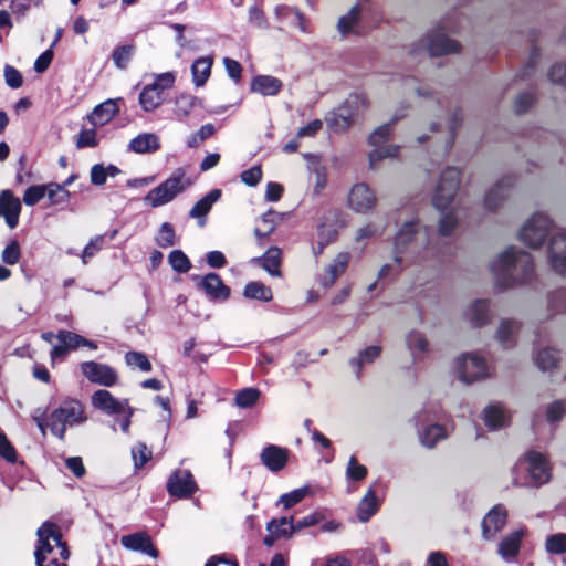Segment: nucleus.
Instances as JSON below:
<instances>
[{"label":"nucleus","mask_w":566,"mask_h":566,"mask_svg":"<svg viewBox=\"0 0 566 566\" xmlns=\"http://www.w3.org/2000/svg\"><path fill=\"white\" fill-rule=\"evenodd\" d=\"M367 4H369V0H358L347 14L339 18L337 23L339 33L346 35L353 32L354 27L359 22L360 14Z\"/></svg>","instance_id":"obj_28"},{"label":"nucleus","mask_w":566,"mask_h":566,"mask_svg":"<svg viewBox=\"0 0 566 566\" xmlns=\"http://www.w3.org/2000/svg\"><path fill=\"white\" fill-rule=\"evenodd\" d=\"M176 73L175 72H165L155 75V81L151 83L157 90L164 93L165 90H169L175 85Z\"/></svg>","instance_id":"obj_59"},{"label":"nucleus","mask_w":566,"mask_h":566,"mask_svg":"<svg viewBox=\"0 0 566 566\" xmlns=\"http://www.w3.org/2000/svg\"><path fill=\"white\" fill-rule=\"evenodd\" d=\"M92 406L107 416H118L130 405L128 399H118L106 389H98L91 396Z\"/></svg>","instance_id":"obj_11"},{"label":"nucleus","mask_w":566,"mask_h":566,"mask_svg":"<svg viewBox=\"0 0 566 566\" xmlns=\"http://www.w3.org/2000/svg\"><path fill=\"white\" fill-rule=\"evenodd\" d=\"M422 46L431 56H439L455 53L460 50V44L449 39L442 31H436L423 40Z\"/></svg>","instance_id":"obj_14"},{"label":"nucleus","mask_w":566,"mask_h":566,"mask_svg":"<svg viewBox=\"0 0 566 566\" xmlns=\"http://www.w3.org/2000/svg\"><path fill=\"white\" fill-rule=\"evenodd\" d=\"M447 438L443 427L439 424L427 426L423 430H419L420 443L426 448H433L438 441Z\"/></svg>","instance_id":"obj_38"},{"label":"nucleus","mask_w":566,"mask_h":566,"mask_svg":"<svg viewBox=\"0 0 566 566\" xmlns=\"http://www.w3.org/2000/svg\"><path fill=\"white\" fill-rule=\"evenodd\" d=\"M526 530L520 528L503 537L497 547L499 555L506 562L515 558L521 548V542L525 536Z\"/></svg>","instance_id":"obj_23"},{"label":"nucleus","mask_w":566,"mask_h":566,"mask_svg":"<svg viewBox=\"0 0 566 566\" xmlns=\"http://www.w3.org/2000/svg\"><path fill=\"white\" fill-rule=\"evenodd\" d=\"M380 346H369L358 353L357 357L350 359L349 364L356 377H360L364 365L374 363L380 355Z\"/></svg>","instance_id":"obj_34"},{"label":"nucleus","mask_w":566,"mask_h":566,"mask_svg":"<svg viewBox=\"0 0 566 566\" xmlns=\"http://www.w3.org/2000/svg\"><path fill=\"white\" fill-rule=\"evenodd\" d=\"M463 316L473 327H483L491 323L493 312L488 300H475L465 308Z\"/></svg>","instance_id":"obj_15"},{"label":"nucleus","mask_w":566,"mask_h":566,"mask_svg":"<svg viewBox=\"0 0 566 566\" xmlns=\"http://www.w3.org/2000/svg\"><path fill=\"white\" fill-rule=\"evenodd\" d=\"M0 457L8 462L14 463L17 461V452L8 440L7 436L0 431Z\"/></svg>","instance_id":"obj_63"},{"label":"nucleus","mask_w":566,"mask_h":566,"mask_svg":"<svg viewBox=\"0 0 566 566\" xmlns=\"http://www.w3.org/2000/svg\"><path fill=\"white\" fill-rule=\"evenodd\" d=\"M213 59L211 56H201L193 61L191 65L192 81L196 86H202L211 74Z\"/></svg>","instance_id":"obj_31"},{"label":"nucleus","mask_w":566,"mask_h":566,"mask_svg":"<svg viewBox=\"0 0 566 566\" xmlns=\"http://www.w3.org/2000/svg\"><path fill=\"white\" fill-rule=\"evenodd\" d=\"M566 413V403L563 400H556L547 407L546 417L549 422L559 421Z\"/></svg>","instance_id":"obj_62"},{"label":"nucleus","mask_w":566,"mask_h":566,"mask_svg":"<svg viewBox=\"0 0 566 566\" xmlns=\"http://www.w3.org/2000/svg\"><path fill=\"white\" fill-rule=\"evenodd\" d=\"M133 53H134V45H132V44L116 48L112 54L114 64L118 69L124 70L127 66Z\"/></svg>","instance_id":"obj_51"},{"label":"nucleus","mask_w":566,"mask_h":566,"mask_svg":"<svg viewBox=\"0 0 566 566\" xmlns=\"http://www.w3.org/2000/svg\"><path fill=\"white\" fill-rule=\"evenodd\" d=\"M506 511L501 505H495L489 511L482 521V535L485 539H492L506 524Z\"/></svg>","instance_id":"obj_19"},{"label":"nucleus","mask_w":566,"mask_h":566,"mask_svg":"<svg viewBox=\"0 0 566 566\" xmlns=\"http://www.w3.org/2000/svg\"><path fill=\"white\" fill-rule=\"evenodd\" d=\"M81 370L91 382L104 387H112L118 380L116 370L105 364L85 361L81 365Z\"/></svg>","instance_id":"obj_12"},{"label":"nucleus","mask_w":566,"mask_h":566,"mask_svg":"<svg viewBox=\"0 0 566 566\" xmlns=\"http://www.w3.org/2000/svg\"><path fill=\"white\" fill-rule=\"evenodd\" d=\"M281 80L271 75H259L251 82V91L263 96H274L281 91Z\"/></svg>","instance_id":"obj_29"},{"label":"nucleus","mask_w":566,"mask_h":566,"mask_svg":"<svg viewBox=\"0 0 566 566\" xmlns=\"http://www.w3.org/2000/svg\"><path fill=\"white\" fill-rule=\"evenodd\" d=\"M497 286L510 289L530 284L534 280V262L530 253L507 248L490 264Z\"/></svg>","instance_id":"obj_2"},{"label":"nucleus","mask_w":566,"mask_h":566,"mask_svg":"<svg viewBox=\"0 0 566 566\" xmlns=\"http://www.w3.org/2000/svg\"><path fill=\"white\" fill-rule=\"evenodd\" d=\"M46 193V187L44 185L31 186L27 188L23 195V202L27 206L36 205Z\"/></svg>","instance_id":"obj_56"},{"label":"nucleus","mask_w":566,"mask_h":566,"mask_svg":"<svg viewBox=\"0 0 566 566\" xmlns=\"http://www.w3.org/2000/svg\"><path fill=\"white\" fill-rule=\"evenodd\" d=\"M125 361L128 366L136 367L140 369L142 371H150L151 370V364L147 356L139 352H128L125 355Z\"/></svg>","instance_id":"obj_52"},{"label":"nucleus","mask_w":566,"mask_h":566,"mask_svg":"<svg viewBox=\"0 0 566 566\" xmlns=\"http://www.w3.org/2000/svg\"><path fill=\"white\" fill-rule=\"evenodd\" d=\"M512 186L513 180L511 177H504L501 180H499L485 195V208L490 211L500 208L502 203L506 200Z\"/></svg>","instance_id":"obj_20"},{"label":"nucleus","mask_w":566,"mask_h":566,"mask_svg":"<svg viewBox=\"0 0 566 566\" xmlns=\"http://www.w3.org/2000/svg\"><path fill=\"white\" fill-rule=\"evenodd\" d=\"M132 457L134 460L135 468H143L148 460L151 458V451L148 450L147 446L138 442L132 449Z\"/></svg>","instance_id":"obj_54"},{"label":"nucleus","mask_w":566,"mask_h":566,"mask_svg":"<svg viewBox=\"0 0 566 566\" xmlns=\"http://www.w3.org/2000/svg\"><path fill=\"white\" fill-rule=\"evenodd\" d=\"M548 308L553 314H566V289H559L549 294Z\"/></svg>","instance_id":"obj_47"},{"label":"nucleus","mask_w":566,"mask_h":566,"mask_svg":"<svg viewBox=\"0 0 566 566\" xmlns=\"http://www.w3.org/2000/svg\"><path fill=\"white\" fill-rule=\"evenodd\" d=\"M192 185L184 168L176 169L169 178L151 189L144 198L147 206L158 208L172 201Z\"/></svg>","instance_id":"obj_5"},{"label":"nucleus","mask_w":566,"mask_h":566,"mask_svg":"<svg viewBox=\"0 0 566 566\" xmlns=\"http://www.w3.org/2000/svg\"><path fill=\"white\" fill-rule=\"evenodd\" d=\"M119 107L116 99H107L94 107L87 115V120L95 127H101L109 123L118 113Z\"/></svg>","instance_id":"obj_24"},{"label":"nucleus","mask_w":566,"mask_h":566,"mask_svg":"<svg viewBox=\"0 0 566 566\" xmlns=\"http://www.w3.org/2000/svg\"><path fill=\"white\" fill-rule=\"evenodd\" d=\"M368 105L367 97L361 93H354L348 96L345 101L344 106L340 108V113L336 120H342V127L347 128L355 115L360 108H365Z\"/></svg>","instance_id":"obj_22"},{"label":"nucleus","mask_w":566,"mask_h":566,"mask_svg":"<svg viewBox=\"0 0 566 566\" xmlns=\"http://www.w3.org/2000/svg\"><path fill=\"white\" fill-rule=\"evenodd\" d=\"M164 96L151 84L146 85L139 93V104L145 112H153L161 105Z\"/></svg>","instance_id":"obj_37"},{"label":"nucleus","mask_w":566,"mask_h":566,"mask_svg":"<svg viewBox=\"0 0 566 566\" xmlns=\"http://www.w3.org/2000/svg\"><path fill=\"white\" fill-rule=\"evenodd\" d=\"M160 148V139L154 133H143L134 137L128 144V150L135 154L155 153Z\"/></svg>","instance_id":"obj_27"},{"label":"nucleus","mask_w":566,"mask_h":566,"mask_svg":"<svg viewBox=\"0 0 566 566\" xmlns=\"http://www.w3.org/2000/svg\"><path fill=\"white\" fill-rule=\"evenodd\" d=\"M260 458L270 471L279 472L286 465L289 452L282 447L270 444L262 450Z\"/></svg>","instance_id":"obj_21"},{"label":"nucleus","mask_w":566,"mask_h":566,"mask_svg":"<svg viewBox=\"0 0 566 566\" xmlns=\"http://www.w3.org/2000/svg\"><path fill=\"white\" fill-rule=\"evenodd\" d=\"M38 546L34 552L36 566H66L70 553L62 541L60 527L51 522L43 523L38 532Z\"/></svg>","instance_id":"obj_4"},{"label":"nucleus","mask_w":566,"mask_h":566,"mask_svg":"<svg viewBox=\"0 0 566 566\" xmlns=\"http://www.w3.org/2000/svg\"><path fill=\"white\" fill-rule=\"evenodd\" d=\"M367 468L359 464L357 458L352 455L346 468V476L352 481H363L367 476Z\"/></svg>","instance_id":"obj_50"},{"label":"nucleus","mask_w":566,"mask_h":566,"mask_svg":"<svg viewBox=\"0 0 566 566\" xmlns=\"http://www.w3.org/2000/svg\"><path fill=\"white\" fill-rule=\"evenodd\" d=\"M391 134V125L385 124L376 128L369 136V144L375 147L369 153L368 160L371 169L376 168V164L384 158L395 157L398 153V146H382L389 139Z\"/></svg>","instance_id":"obj_10"},{"label":"nucleus","mask_w":566,"mask_h":566,"mask_svg":"<svg viewBox=\"0 0 566 566\" xmlns=\"http://www.w3.org/2000/svg\"><path fill=\"white\" fill-rule=\"evenodd\" d=\"M312 492L310 486H302L300 489H295L289 493L282 494L279 499V504H282L285 510L291 509L301 501H303Z\"/></svg>","instance_id":"obj_43"},{"label":"nucleus","mask_w":566,"mask_h":566,"mask_svg":"<svg viewBox=\"0 0 566 566\" xmlns=\"http://www.w3.org/2000/svg\"><path fill=\"white\" fill-rule=\"evenodd\" d=\"M196 490V482L188 470L174 472L167 481V491L172 496L189 497Z\"/></svg>","instance_id":"obj_13"},{"label":"nucleus","mask_w":566,"mask_h":566,"mask_svg":"<svg viewBox=\"0 0 566 566\" xmlns=\"http://www.w3.org/2000/svg\"><path fill=\"white\" fill-rule=\"evenodd\" d=\"M261 178L262 170L260 166L251 167L241 174V181L250 187L256 186L261 181Z\"/></svg>","instance_id":"obj_64"},{"label":"nucleus","mask_w":566,"mask_h":566,"mask_svg":"<svg viewBox=\"0 0 566 566\" xmlns=\"http://www.w3.org/2000/svg\"><path fill=\"white\" fill-rule=\"evenodd\" d=\"M195 106V97L190 94L181 93L175 98L174 114L178 119L188 117Z\"/></svg>","instance_id":"obj_42"},{"label":"nucleus","mask_w":566,"mask_h":566,"mask_svg":"<svg viewBox=\"0 0 566 566\" xmlns=\"http://www.w3.org/2000/svg\"><path fill=\"white\" fill-rule=\"evenodd\" d=\"M552 234L548 259L552 268L559 274L566 275V232L556 230L552 220L544 213H534L522 226L518 238L532 249H538Z\"/></svg>","instance_id":"obj_1"},{"label":"nucleus","mask_w":566,"mask_h":566,"mask_svg":"<svg viewBox=\"0 0 566 566\" xmlns=\"http://www.w3.org/2000/svg\"><path fill=\"white\" fill-rule=\"evenodd\" d=\"M221 197V190L213 189L202 197L189 211V216L195 219H201L207 216L211 210L213 203H216Z\"/></svg>","instance_id":"obj_36"},{"label":"nucleus","mask_w":566,"mask_h":566,"mask_svg":"<svg viewBox=\"0 0 566 566\" xmlns=\"http://www.w3.org/2000/svg\"><path fill=\"white\" fill-rule=\"evenodd\" d=\"M46 187V193L51 205L64 203L70 198V192L59 184H49Z\"/></svg>","instance_id":"obj_48"},{"label":"nucleus","mask_w":566,"mask_h":566,"mask_svg":"<svg viewBox=\"0 0 566 566\" xmlns=\"http://www.w3.org/2000/svg\"><path fill=\"white\" fill-rule=\"evenodd\" d=\"M350 260L348 252H339L333 263L327 268V275L323 279L322 284L328 287L334 284L336 279L340 276L347 269Z\"/></svg>","instance_id":"obj_30"},{"label":"nucleus","mask_w":566,"mask_h":566,"mask_svg":"<svg viewBox=\"0 0 566 566\" xmlns=\"http://www.w3.org/2000/svg\"><path fill=\"white\" fill-rule=\"evenodd\" d=\"M56 339L64 344L69 350L81 347V343L83 342V336L75 334L70 331L61 329L56 334Z\"/></svg>","instance_id":"obj_55"},{"label":"nucleus","mask_w":566,"mask_h":566,"mask_svg":"<svg viewBox=\"0 0 566 566\" xmlns=\"http://www.w3.org/2000/svg\"><path fill=\"white\" fill-rule=\"evenodd\" d=\"M518 328L520 325L516 321L502 319L496 331V339L503 347H512L515 344V335Z\"/></svg>","instance_id":"obj_35"},{"label":"nucleus","mask_w":566,"mask_h":566,"mask_svg":"<svg viewBox=\"0 0 566 566\" xmlns=\"http://www.w3.org/2000/svg\"><path fill=\"white\" fill-rule=\"evenodd\" d=\"M526 461L528 473L535 484L542 485L549 481L551 467L542 453L530 452L526 455Z\"/></svg>","instance_id":"obj_17"},{"label":"nucleus","mask_w":566,"mask_h":566,"mask_svg":"<svg viewBox=\"0 0 566 566\" xmlns=\"http://www.w3.org/2000/svg\"><path fill=\"white\" fill-rule=\"evenodd\" d=\"M271 276H281V250L272 247L266 250L262 258L255 260Z\"/></svg>","instance_id":"obj_32"},{"label":"nucleus","mask_w":566,"mask_h":566,"mask_svg":"<svg viewBox=\"0 0 566 566\" xmlns=\"http://www.w3.org/2000/svg\"><path fill=\"white\" fill-rule=\"evenodd\" d=\"M198 289L202 290L211 300L226 301L230 296V289L224 285L221 277L217 273H208L199 277Z\"/></svg>","instance_id":"obj_18"},{"label":"nucleus","mask_w":566,"mask_h":566,"mask_svg":"<svg viewBox=\"0 0 566 566\" xmlns=\"http://www.w3.org/2000/svg\"><path fill=\"white\" fill-rule=\"evenodd\" d=\"M429 244L426 230H420L416 219L403 222L402 227L396 234L394 243V262L400 266L402 256L407 251L417 252Z\"/></svg>","instance_id":"obj_6"},{"label":"nucleus","mask_w":566,"mask_h":566,"mask_svg":"<svg viewBox=\"0 0 566 566\" xmlns=\"http://www.w3.org/2000/svg\"><path fill=\"white\" fill-rule=\"evenodd\" d=\"M379 507V501L376 492L370 488L360 500L357 507V517L360 522H367Z\"/></svg>","instance_id":"obj_33"},{"label":"nucleus","mask_w":566,"mask_h":566,"mask_svg":"<svg viewBox=\"0 0 566 566\" xmlns=\"http://www.w3.org/2000/svg\"><path fill=\"white\" fill-rule=\"evenodd\" d=\"M460 180V170L454 167L444 169L440 176L432 202L442 212L439 222L441 235H449L458 224L457 210L453 208L452 202L458 192Z\"/></svg>","instance_id":"obj_3"},{"label":"nucleus","mask_w":566,"mask_h":566,"mask_svg":"<svg viewBox=\"0 0 566 566\" xmlns=\"http://www.w3.org/2000/svg\"><path fill=\"white\" fill-rule=\"evenodd\" d=\"M21 201L10 190L0 192V217L4 218L7 226L14 229L19 222Z\"/></svg>","instance_id":"obj_16"},{"label":"nucleus","mask_w":566,"mask_h":566,"mask_svg":"<svg viewBox=\"0 0 566 566\" xmlns=\"http://www.w3.org/2000/svg\"><path fill=\"white\" fill-rule=\"evenodd\" d=\"M155 242L158 247L163 249L170 248L176 243V233L174 227L169 222H164L157 235L155 237Z\"/></svg>","instance_id":"obj_44"},{"label":"nucleus","mask_w":566,"mask_h":566,"mask_svg":"<svg viewBox=\"0 0 566 566\" xmlns=\"http://www.w3.org/2000/svg\"><path fill=\"white\" fill-rule=\"evenodd\" d=\"M545 548L551 554L566 553V534L557 533L547 537Z\"/></svg>","instance_id":"obj_53"},{"label":"nucleus","mask_w":566,"mask_h":566,"mask_svg":"<svg viewBox=\"0 0 566 566\" xmlns=\"http://www.w3.org/2000/svg\"><path fill=\"white\" fill-rule=\"evenodd\" d=\"M84 420L85 416L82 405L76 400H70L51 412L48 426L52 434L63 439L67 427L82 423Z\"/></svg>","instance_id":"obj_7"},{"label":"nucleus","mask_w":566,"mask_h":566,"mask_svg":"<svg viewBox=\"0 0 566 566\" xmlns=\"http://www.w3.org/2000/svg\"><path fill=\"white\" fill-rule=\"evenodd\" d=\"M260 398V391L255 388H245L235 396V403L240 408H250L256 403Z\"/></svg>","instance_id":"obj_49"},{"label":"nucleus","mask_w":566,"mask_h":566,"mask_svg":"<svg viewBox=\"0 0 566 566\" xmlns=\"http://www.w3.org/2000/svg\"><path fill=\"white\" fill-rule=\"evenodd\" d=\"M105 243V237L104 235H97L93 238L84 248L82 253V261L83 263H87V260L92 256H94L98 251L102 250L103 245Z\"/></svg>","instance_id":"obj_58"},{"label":"nucleus","mask_w":566,"mask_h":566,"mask_svg":"<svg viewBox=\"0 0 566 566\" xmlns=\"http://www.w3.org/2000/svg\"><path fill=\"white\" fill-rule=\"evenodd\" d=\"M485 424L491 429L503 427L507 421V415L500 405H491L484 411Z\"/></svg>","instance_id":"obj_41"},{"label":"nucleus","mask_w":566,"mask_h":566,"mask_svg":"<svg viewBox=\"0 0 566 566\" xmlns=\"http://www.w3.org/2000/svg\"><path fill=\"white\" fill-rule=\"evenodd\" d=\"M243 295L250 300H258L262 302H270L273 297L272 291L269 286L261 282H249L243 290Z\"/></svg>","instance_id":"obj_40"},{"label":"nucleus","mask_w":566,"mask_h":566,"mask_svg":"<svg viewBox=\"0 0 566 566\" xmlns=\"http://www.w3.org/2000/svg\"><path fill=\"white\" fill-rule=\"evenodd\" d=\"M266 530L269 533L274 534L276 537H290L295 532L294 521L292 517L273 518L268 523Z\"/></svg>","instance_id":"obj_39"},{"label":"nucleus","mask_w":566,"mask_h":566,"mask_svg":"<svg viewBox=\"0 0 566 566\" xmlns=\"http://www.w3.org/2000/svg\"><path fill=\"white\" fill-rule=\"evenodd\" d=\"M122 545L130 551H140L156 558L157 549L151 545L150 537L143 532L125 535L120 539Z\"/></svg>","instance_id":"obj_25"},{"label":"nucleus","mask_w":566,"mask_h":566,"mask_svg":"<svg viewBox=\"0 0 566 566\" xmlns=\"http://www.w3.org/2000/svg\"><path fill=\"white\" fill-rule=\"evenodd\" d=\"M378 198L375 190L366 182L354 184L347 195V207L359 214H367L375 210Z\"/></svg>","instance_id":"obj_8"},{"label":"nucleus","mask_w":566,"mask_h":566,"mask_svg":"<svg viewBox=\"0 0 566 566\" xmlns=\"http://www.w3.org/2000/svg\"><path fill=\"white\" fill-rule=\"evenodd\" d=\"M168 262L178 273H187L191 269V262L181 250H174L168 255Z\"/></svg>","instance_id":"obj_46"},{"label":"nucleus","mask_w":566,"mask_h":566,"mask_svg":"<svg viewBox=\"0 0 566 566\" xmlns=\"http://www.w3.org/2000/svg\"><path fill=\"white\" fill-rule=\"evenodd\" d=\"M459 379L471 384L489 376V367L483 358L475 354H463L455 360Z\"/></svg>","instance_id":"obj_9"},{"label":"nucleus","mask_w":566,"mask_h":566,"mask_svg":"<svg viewBox=\"0 0 566 566\" xmlns=\"http://www.w3.org/2000/svg\"><path fill=\"white\" fill-rule=\"evenodd\" d=\"M249 22L261 30H266L269 24L264 12L259 7H251L248 12Z\"/></svg>","instance_id":"obj_61"},{"label":"nucleus","mask_w":566,"mask_h":566,"mask_svg":"<svg viewBox=\"0 0 566 566\" xmlns=\"http://www.w3.org/2000/svg\"><path fill=\"white\" fill-rule=\"evenodd\" d=\"M20 255L19 242L13 240L2 251L1 259L6 264L14 265L19 262Z\"/></svg>","instance_id":"obj_57"},{"label":"nucleus","mask_w":566,"mask_h":566,"mask_svg":"<svg viewBox=\"0 0 566 566\" xmlns=\"http://www.w3.org/2000/svg\"><path fill=\"white\" fill-rule=\"evenodd\" d=\"M558 361L557 354L552 348H544L535 356V363L543 371L553 369Z\"/></svg>","instance_id":"obj_45"},{"label":"nucleus","mask_w":566,"mask_h":566,"mask_svg":"<svg viewBox=\"0 0 566 566\" xmlns=\"http://www.w3.org/2000/svg\"><path fill=\"white\" fill-rule=\"evenodd\" d=\"M406 346L413 363H420L429 352V342L427 337L418 331H411L406 335Z\"/></svg>","instance_id":"obj_26"},{"label":"nucleus","mask_w":566,"mask_h":566,"mask_svg":"<svg viewBox=\"0 0 566 566\" xmlns=\"http://www.w3.org/2000/svg\"><path fill=\"white\" fill-rule=\"evenodd\" d=\"M337 237V230L334 228H327L325 224L318 226V251L321 254L326 244L334 241Z\"/></svg>","instance_id":"obj_60"}]
</instances>
